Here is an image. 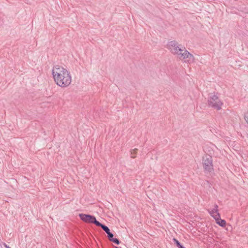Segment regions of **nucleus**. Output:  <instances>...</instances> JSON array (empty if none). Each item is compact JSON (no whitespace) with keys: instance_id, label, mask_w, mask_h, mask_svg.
Listing matches in <instances>:
<instances>
[{"instance_id":"obj_1","label":"nucleus","mask_w":248,"mask_h":248,"mask_svg":"<svg viewBox=\"0 0 248 248\" xmlns=\"http://www.w3.org/2000/svg\"><path fill=\"white\" fill-rule=\"evenodd\" d=\"M52 75L55 82L61 87H67L71 83L72 78L70 73L62 66L55 65L53 67Z\"/></svg>"},{"instance_id":"obj_2","label":"nucleus","mask_w":248,"mask_h":248,"mask_svg":"<svg viewBox=\"0 0 248 248\" xmlns=\"http://www.w3.org/2000/svg\"><path fill=\"white\" fill-rule=\"evenodd\" d=\"M208 104L209 106L219 110L221 108L223 103L216 95L211 93L208 97Z\"/></svg>"},{"instance_id":"obj_3","label":"nucleus","mask_w":248,"mask_h":248,"mask_svg":"<svg viewBox=\"0 0 248 248\" xmlns=\"http://www.w3.org/2000/svg\"><path fill=\"white\" fill-rule=\"evenodd\" d=\"M181 50L182 51L180 50V52L177 54L178 58L180 60L186 59L188 63L193 62L194 61L193 55L186 50L185 47L182 46Z\"/></svg>"},{"instance_id":"obj_4","label":"nucleus","mask_w":248,"mask_h":248,"mask_svg":"<svg viewBox=\"0 0 248 248\" xmlns=\"http://www.w3.org/2000/svg\"><path fill=\"white\" fill-rule=\"evenodd\" d=\"M181 50L182 51L180 50V52L177 54L178 58L180 60L186 59L188 63L193 62L194 61L193 55L186 50L185 47L182 46Z\"/></svg>"},{"instance_id":"obj_5","label":"nucleus","mask_w":248,"mask_h":248,"mask_svg":"<svg viewBox=\"0 0 248 248\" xmlns=\"http://www.w3.org/2000/svg\"><path fill=\"white\" fill-rule=\"evenodd\" d=\"M181 50L182 51L180 50V52L177 54L178 58L180 60L186 59L188 63L193 62L194 61L193 55L186 50L185 47L182 46Z\"/></svg>"},{"instance_id":"obj_6","label":"nucleus","mask_w":248,"mask_h":248,"mask_svg":"<svg viewBox=\"0 0 248 248\" xmlns=\"http://www.w3.org/2000/svg\"><path fill=\"white\" fill-rule=\"evenodd\" d=\"M168 47L170 52L174 55H177L178 53L180 52V50L182 51L181 50L182 46H180V45L175 41L170 42L168 44Z\"/></svg>"},{"instance_id":"obj_7","label":"nucleus","mask_w":248,"mask_h":248,"mask_svg":"<svg viewBox=\"0 0 248 248\" xmlns=\"http://www.w3.org/2000/svg\"><path fill=\"white\" fill-rule=\"evenodd\" d=\"M79 216L80 219L86 223H94L97 225V223L99 222L96 219L95 217L92 215L80 214Z\"/></svg>"},{"instance_id":"obj_8","label":"nucleus","mask_w":248,"mask_h":248,"mask_svg":"<svg viewBox=\"0 0 248 248\" xmlns=\"http://www.w3.org/2000/svg\"><path fill=\"white\" fill-rule=\"evenodd\" d=\"M203 165L206 171L211 172L213 170L212 158L211 156L206 155L203 157Z\"/></svg>"},{"instance_id":"obj_9","label":"nucleus","mask_w":248,"mask_h":248,"mask_svg":"<svg viewBox=\"0 0 248 248\" xmlns=\"http://www.w3.org/2000/svg\"><path fill=\"white\" fill-rule=\"evenodd\" d=\"M210 215L214 217L215 220H217L220 217V215L218 212V206L215 204L214 208L211 210H208Z\"/></svg>"},{"instance_id":"obj_10","label":"nucleus","mask_w":248,"mask_h":248,"mask_svg":"<svg viewBox=\"0 0 248 248\" xmlns=\"http://www.w3.org/2000/svg\"><path fill=\"white\" fill-rule=\"evenodd\" d=\"M96 226L100 227L106 233H108V232H110L109 229L107 226H106L104 224H102V223H100L99 222H98Z\"/></svg>"},{"instance_id":"obj_11","label":"nucleus","mask_w":248,"mask_h":248,"mask_svg":"<svg viewBox=\"0 0 248 248\" xmlns=\"http://www.w3.org/2000/svg\"><path fill=\"white\" fill-rule=\"evenodd\" d=\"M217 224L221 227H224L226 225V221L224 220L221 219L220 217L217 220H216Z\"/></svg>"},{"instance_id":"obj_12","label":"nucleus","mask_w":248,"mask_h":248,"mask_svg":"<svg viewBox=\"0 0 248 248\" xmlns=\"http://www.w3.org/2000/svg\"><path fill=\"white\" fill-rule=\"evenodd\" d=\"M174 241L175 242L177 246L179 248H186L176 239H173Z\"/></svg>"},{"instance_id":"obj_13","label":"nucleus","mask_w":248,"mask_h":248,"mask_svg":"<svg viewBox=\"0 0 248 248\" xmlns=\"http://www.w3.org/2000/svg\"><path fill=\"white\" fill-rule=\"evenodd\" d=\"M110 241H112L117 245H119L120 243V241L116 238H113L112 239H111Z\"/></svg>"},{"instance_id":"obj_14","label":"nucleus","mask_w":248,"mask_h":248,"mask_svg":"<svg viewBox=\"0 0 248 248\" xmlns=\"http://www.w3.org/2000/svg\"><path fill=\"white\" fill-rule=\"evenodd\" d=\"M108 235V237L110 241H111V239H112L113 238V234L109 232L108 233H107Z\"/></svg>"},{"instance_id":"obj_15","label":"nucleus","mask_w":248,"mask_h":248,"mask_svg":"<svg viewBox=\"0 0 248 248\" xmlns=\"http://www.w3.org/2000/svg\"><path fill=\"white\" fill-rule=\"evenodd\" d=\"M244 119L247 123L248 124V111L245 114Z\"/></svg>"},{"instance_id":"obj_16","label":"nucleus","mask_w":248,"mask_h":248,"mask_svg":"<svg viewBox=\"0 0 248 248\" xmlns=\"http://www.w3.org/2000/svg\"><path fill=\"white\" fill-rule=\"evenodd\" d=\"M137 151V149H134L133 151V152H131V157L132 158H134L135 156H134V152H136V151Z\"/></svg>"},{"instance_id":"obj_17","label":"nucleus","mask_w":248,"mask_h":248,"mask_svg":"<svg viewBox=\"0 0 248 248\" xmlns=\"http://www.w3.org/2000/svg\"><path fill=\"white\" fill-rule=\"evenodd\" d=\"M3 246L5 248H11L9 246H8L6 244L4 243Z\"/></svg>"},{"instance_id":"obj_18","label":"nucleus","mask_w":248,"mask_h":248,"mask_svg":"<svg viewBox=\"0 0 248 248\" xmlns=\"http://www.w3.org/2000/svg\"><path fill=\"white\" fill-rule=\"evenodd\" d=\"M115 248H119V247H115Z\"/></svg>"}]
</instances>
